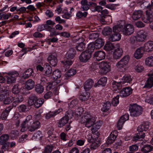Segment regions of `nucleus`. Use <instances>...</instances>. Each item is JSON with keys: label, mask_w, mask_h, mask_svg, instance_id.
Returning a JSON list of instances; mask_svg holds the SVG:
<instances>
[{"label": "nucleus", "mask_w": 153, "mask_h": 153, "mask_svg": "<svg viewBox=\"0 0 153 153\" xmlns=\"http://www.w3.org/2000/svg\"><path fill=\"white\" fill-rule=\"evenodd\" d=\"M35 82L32 79H29L27 80L25 83V86L27 90H31L34 86Z\"/></svg>", "instance_id": "obj_29"}, {"label": "nucleus", "mask_w": 153, "mask_h": 153, "mask_svg": "<svg viewBox=\"0 0 153 153\" xmlns=\"http://www.w3.org/2000/svg\"><path fill=\"white\" fill-rule=\"evenodd\" d=\"M129 110L131 116L136 117L142 114V108L136 103H132L130 105Z\"/></svg>", "instance_id": "obj_3"}, {"label": "nucleus", "mask_w": 153, "mask_h": 153, "mask_svg": "<svg viewBox=\"0 0 153 153\" xmlns=\"http://www.w3.org/2000/svg\"><path fill=\"white\" fill-rule=\"evenodd\" d=\"M115 48L113 44L110 42H107L104 47V49L107 51H110Z\"/></svg>", "instance_id": "obj_39"}, {"label": "nucleus", "mask_w": 153, "mask_h": 153, "mask_svg": "<svg viewBox=\"0 0 153 153\" xmlns=\"http://www.w3.org/2000/svg\"><path fill=\"white\" fill-rule=\"evenodd\" d=\"M2 146L1 147V149L4 151H8L10 149V143L9 142H7L3 144H1Z\"/></svg>", "instance_id": "obj_56"}, {"label": "nucleus", "mask_w": 153, "mask_h": 153, "mask_svg": "<svg viewBox=\"0 0 153 153\" xmlns=\"http://www.w3.org/2000/svg\"><path fill=\"white\" fill-rule=\"evenodd\" d=\"M144 98L146 102L153 105V95L148 93L144 96Z\"/></svg>", "instance_id": "obj_34"}, {"label": "nucleus", "mask_w": 153, "mask_h": 153, "mask_svg": "<svg viewBox=\"0 0 153 153\" xmlns=\"http://www.w3.org/2000/svg\"><path fill=\"white\" fill-rule=\"evenodd\" d=\"M111 105L110 102L108 101L104 103L101 109L102 111L104 112H106L109 109Z\"/></svg>", "instance_id": "obj_46"}, {"label": "nucleus", "mask_w": 153, "mask_h": 153, "mask_svg": "<svg viewBox=\"0 0 153 153\" xmlns=\"http://www.w3.org/2000/svg\"><path fill=\"white\" fill-rule=\"evenodd\" d=\"M123 28L122 25L119 24V25H116L113 27V32L115 33H118L119 32L121 31Z\"/></svg>", "instance_id": "obj_50"}, {"label": "nucleus", "mask_w": 153, "mask_h": 153, "mask_svg": "<svg viewBox=\"0 0 153 153\" xmlns=\"http://www.w3.org/2000/svg\"><path fill=\"white\" fill-rule=\"evenodd\" d=\"M93 83V81L91 79H89L86 80L84 85V87L85 90H89L92 88Z\"/></svg>", "instance_id": "obj_20"}, {"label": "nucleus", "mask_w": 153, "mask_h": 153, "mask_svg": "<svg viewBox=\"0 0 153 153\" xmlns=\"http://www.w3.org/2000/svg\"><path fill=\"white\" fill-rule=\"evenodd\" d=\"M62 63L65 67L70 66L73 63V62L68 60H64L62 61Z\"/></svg>", "instance_id": "obj_59"}, {"label": "nucleus", "mask_w": 153, "mask_h": 153, "mask_svg": "<svg viewBox=\"0 0 153 153\" xmlns=\"http://www.w3.org/2000/svg\"><path fill=\"white\" fill-rule=\"evenodd\" d=\"M123 85L120 81L117 82L115 81H113L112 82L111 87L113 90L117 91V90L120 89Z\"/></svg>", "instance_id": "obj_28"}, {"label": "nucleus", "mask_w": 153, "mask_h": 153, "mask_svg": "<svg viewBox=\"0 0 153 153\" xmlns=\"http://www.w3.org/2000/svg\"><path fill=\"white\" fill-rule=\"evenodd\" d=\"M80 9L82 11H87L89 9V5L87 0H82L80 1Z\"/></svg>", "instance_id": "obj_19"}, {"label": "nucleus", "mask_w": 153, "mask_h": 153, "mask_svg": "<svg viewBox=\"0 0 153 153\" xmlns=\"http://www.w3.org/2000/svg\"><path fill=\"white\" fill-rule=\"evenodd\" d=\"M131 80L132 79L130 76L125 75L122 78L120 82L123 85L125 83L130 82L131 81Z\"/></svg>", "instance_id": "obj_43"}, {"label": "nucleus", "mask_w": 153, "mask_h": 153, "mask_svg": "<svg viewBox=\"0 0 153 153\" xmlns=\"http://www.w3.org/2000/svg\"><path fill=\"white\" fill-rule=\"evenodd\" d=\"M137 39L139 42H143L146 39L148 36V33L146 32L140 31L136 35Z\"/></svg>", "instance_id": "obj_14"}, {"label": "nucleus", "mask_w": 153, "mask_h": 153, "mask_svg": "<svg viewBox=\"0 0 153 153\" xmlns=\"http://www.w3.org/2000/svg\"><path fill=\"white\" fill-rule=\"evenodd\" d=\"M40 126V123L38 121H33L26 127H23L20 129V131L24 132L27 129L29 131L32 132L39 128Z\"/></svg>", "instance_id": "obj_5"}, {"label": "nucleus", "mask_w": 153, "mask_h": 153, "mask_svg": "<svg viewBox=\"0 0 153 153\" xmlns=\"http://www.w3.org/2000/svg\"><path fill=\"white\" fill-rule=\"evenodd\" d=\"M33 72V70L32 69H28L23 73L22 77L25 79L28 78L31 75Z\"/></svg>", "instance_id": "obj_44"}, {"label": "nucleus", "mask_w": 153, "mask_h": 153, "mask_svg": "<svg viewBox=\"0 0 153 153\" xmlns=\"http://www.w3.org/2000/svg\"><path fill=\"white\" fill-rule=\"evenodd\" d=\"M45 69L46 74L48 76L51 75L52 71L51 67L48 64H47L45 65Z\"/></svg>", "instance_id": "obj_49"}, {"label": "nucleus", "mask_w": 153, "mask_h": 153, "mask_svg": "<svg viewBox=\"0 0 153 153\" xmlns=\"http://www.w3.org/2000/svg\"><path fill=\"white\" fill-rule=\"evenodd\" d=\"M44 100L42 99H37L36 97V100H35L34 106L36 108L41 106L44 103Z\"/></svg>", "instance_id": "obj_47"}, {"label": "nucleus", "mask_w": 153, "mask_h": 153, "mask_svg": "<svg viewBox=\"0 0 153 153\" xmlns=\"http://www.w3.org/2000/svg\"><path fill=\"white\" fill-rule=\"evenodd\" d=\"M68 117L67 116H64L59 120L58 123V126L59 127H62L66 124L68 120Z\"/></svg>", "instance_id": "obj_36"}, {"label": "nucleus", "mask_w": 153, "mask_h": 153, "mask_svg": "<svg viewBox=\"0 0 153 153\" xmlns=\"http://www.w3.org/2000/svg\"><path fill=\"white\" fill-rule=\"evenodd\" d=\"M12 106H10L7 107L2 113L1 118L2 120H5L8 115L9 112L13 108Z\"/></svg>", "instance_id": "obj_22"}, {"label": "nucleus", "mask_w": 153, "mask_h": 153, "mask_svg": "<svg viewBox=\"0 0 153 153\" xmlns=\"http://www.w3.org/2000/svg\"><path fill=\"white\" fill-rule=\"evenodd\" d=\"M91 57V54L89 52L85 51L82 53L79 56L80 61L83 62H86L88 61Z\"/></svg>", "instance_id": "obj_10"}, {"label": "nucleus", "mask_w": 153, "mask_h": 153, "mask_svg": "<svg viewBox=\"0 0 153 153\" xmlns=\"http://www.w3.org/2000/svg\"><path fill=\"white\" fill-rule=\"evenodd\" d=\"M153 86V77H149L144 86V88H150Z\"/></svg>", "instance_id": "obj_38"}, {"label": "nucleus", "mask_w": 153, "mask_h": 153, "mask_svg": "<svg viewBox=\"0 0 153 153\" xmlns=\"http://www.w3.org/2000/svg\"><path fill=\"white\" fill-rule=\"evenodd\" d=\"M107 81V78L105 77H102L94 85L95 87H99L100 85L104 86L106 84Z\"/></svg>", "instance_id": "obj_27"}, {"label": "nucleus", "mask_w": 153, "mask_h": 153, "mask_svg": "<svg viewBox=\"0 0 153 153\" xmlns=\"http://www.w3.org/2000/svg\"><path fill=\"white\" fill-rule=\"evenodd\" d=\"M19 110L20 112H25L28 111V108L27 106L25 105H21L18 107Z\"/></svg>", "instance_id": "obj_57"}, {"label": "nucleus", "mask_w": 153, "mask_h": 153, "mask_svg": "<svg viewBox=\"0 0 153 153\" xmlns=\"http://www.w3.org/2000/svg\"><path fill=\"white\" fill-rule=\"evenodd\" d=\"M134 69L137 72H140L143 70L144 68L142 66L140 65H138L135 66Z\"/></svg>", "instance_id": "obj_61"}, {"label": "nucleus", "mask_w": 153, "mask_h": 153, "mask_svg": "<svg viewBox=\"0 0 153 153\" xmlns=\"http://www.w3.org/2000/svg\"><path fill=\"white\" fill-rule=\"evenodd\" d=\"M145 64L149 67H151L153 66V56H149L145 59Z\"/></svg>", "instance_id": "obj_26"}, {"label": "nucleus", "mask_w": 153, "mask_h": 153, "mask_svg": "<svg viewBox=\"0 0 153 153\" xmlns=\"http://www.w3.org/2000/svg\"><path fill=\"white\" fill-rule=\"evenodd\" d=\"M48 62L52 66H55L57 62V60L56 56L53 55H49L48 58Z\"/></svg>", "instance_id": "obj_18"}, {"label": "nucleus", "mask_w": 153, "mask_h": 153, "mask_svg": "<svg viewBox=\"0 0 153 153\" xmlns=\"http://www.w3.org/2000/svg\"><path fill=\"white\" fill-rule=\"evenodd\" d=\"M75 55V52L73 51V49H71L67 52L66 56L68 59H72L74 57Z\"/></svg>", "instance_id": "obj_45"}, {"label": "nucleus", "mask_w": 153, "mask_h": 153, "mask_svg": "<svg viewBox=\"0 0 153 153\" xmlns=\"http://www.w3.org/2000/svg\"><path fill=\"white\" fill-rule=\"evenodd\" d=\"M138 132L133 137V140L134 141L142 140V139L144 138L145 136L144 133L142 131Z\"/></svg>", "instance_id": "obj_21"}, {"label": "nucleus", "mask_w": 153, "mask_h": 153, "mask_svg": "<svg viewBox=\"0 0 153 153\" xmlns=\"http://www.w3.org/2000/svg\"><path fill=\"white\" fill-rule=\"evenodd\" d=\"M117 135V131L114 130L112 132L108 138L106 143L108 145L113 143L115 140Z\"/></svg>", "instance_id": "obj_15"}, {"label": "nucleus", "mask_w": 153, "mask_h": 153, "mask_svg": "<svg viewBox=\"0 0 153 153\" xmlns=\"http://www.w3.org/2000/svg\"><path fill=\"white\" fill-rule=\"evenodd\" d=\"M123 50L121 48L115 49L113 53V58L115 59H119L122 55Z\"/></svg>", "instance_id": "obj_16"}, {"label": "nucleus", "mask_w": 153, "mask_h": 153, "mask_svg": "<svg viewBox=\"0 0 153 153\" xmlns=\"http://www.w3.org/2000/svg\"><path fill=\"white\" fill-rule=\"evenodd\" d=\"M130 57L129 56L126 55L123 57L116 64V66L118 69L123 68L128 64Z\"/></svg>", "instance_id": "obj_7"}, {"label": "nucleus", "mask_w": 153, "mask_h": 153, "mask_svg": "<svg viewBox=\"0 0 153 153\" xmlns=\"http://www.w3.org/2000/svg\"><path fill=\"white\" fill-rule=\"evenodd\" d=\"M76 73V71L74 69H70L65 74V76L69 77L75 74Z\"/></svg>", "instance_id": "obj_53"}, {"label": "nucleus", "mask_w": 153, "mask_h": 153, "mask_svg": "<svg viewBox=\"0 0 153 153\" xmlns=\"http://www.w3.org/2000/svg\"><path fill=\"white\" fill-rule=\"evenodd\" d=\"M144 50L147 52L153 51V42L150 41L146 42L144 45Z\"/></svg>", "instance_id": "obj_17"}, {"label": "nucleus", "mask_w": 153, "mask_h": 153, "mask_svg": "<svg viewBox=\"0 0 153 153\" xmlns=\"http://www.w3.org/2000/svg\"><path fill=\"white\" fill-rule=\"evenodd\" d=\"M102 8V7L100 5L96 6L94 8H92V11L93 12L97 11L98 12H101Z\"/></svg>", "instance_id": "obj_60"}, {"label": "nucleus", "mask_w": 153, "mask_h": 153, "mask_svg": "<svg viewBox=\"0 0 153 153\" xmlns=\"http://www.w3.org/2000/svg\"><path fill=\"white\" fill-rule=\"evenodd\" d=\"M44 90L43 86L39 84H37L35 86V91L38 94L42 93Z\"/></svg>", "instance_id": "obj_48"}, {"label": "nucleus", "mask_w": 153, "mask_h": 153, "mask_svg": "<svg viewBox=\"0 0 153 153\" xmlns=\"http://www.w3.org/2000/svg\"><path fill=\"white\" fill-rule=\"evenodd\" d=\"M143 15V12L141 10L134 11L132 15V18L133 20H137L140 18Z\"/></svg>", "instance_id": "obj_23"}, {"label": "nucleus", "mask_w": 153, "mask_h": 153, "mask_svg": "<svg viewBox=\"0 0 153 153\" xmlns=\"http://www.w3.org/2000/svg\"><path fill=\"white\" fill-rule=\"evenodd\" d=\"M89 93L85 92L80 95L79 99L80 100L84 101L87 100L89 97Z\"/></svg>", "instance_id": "obj_41"}, {"label": "nucleus", "mask_w": 153, "mask_h": 153, "mask_svg": "<svg viewBox=\"0 0 153 153\" xmlns=\"http://www.w3.org/2000/svg\"><path fill=\"white\" fill-rule=\"evenodd\" d=\"M96 46V49H98L102 47L104 44V41L101 38L98 39L94 42Z\"/></svg>", "instance_id": "obj_33"}, {"label": "nucleus", "mask_w": 153, "mask_h": 153, "mask_svg": "<svg viewBox=\"0 0 153 153\" xmlns=\"http://www.w3.org/2000/svg\"><path fill=\"white\" fill-rule=\"evenodd\" d=\"M0 100L5 104H8L12 102V97L8 96L10 92L0 87Z\"/></svg>", "instance_id": "obj_2"}, {"label": "nucleus", "mask_w": 153, "mask_h": 153, "mask_svg": "<svg viewBox=\"0 0 153 153\" xmlns=\"http://www.w3.org/2000/svg\"><path fill=\"white\" fill-rule=\"evenodd\" d=\"M56 83V81H54L52 83L50 82L48 83V85L47 86L46 89L48 90H49L53 89L54 85H55V84Z\"/></svg>", "instance_id": "obj_62"}, {"label": "nucleus", "mask_w": 153, "mask_h": 153, "mask_svg": "<svg viewBox=\"0 0 153 153\" xmlns=\"http://www.w3.org/2000/svg\"><path fill=\"white\" fill-rule=\"evenodd\" d=\"M50 27L45 24H42L39 25L37 28V30L38 31H41L45 30L50 31Z\"/></svg>", "instance_id": "obj_40"}, {"label": "nucleus", "mask_w": 153, "mask_h": 153, "mask_svg": "<svg viewBox=\"0 0 153 153\" xmlns=\"http://www.w3.org/2000/svg\"><path fill=\"white\" fill-rule=\"evenodd\" d=\"M87 14L88 13L86 12L82 13L81 11H79L76 13V16L79 18H81L82 17H85L86 16Z\"/></svg>", "instance_id": "obj_58"}, {"label": "nucleus", "mask_w": 153, "mask_h": 153, "mask_svg": "<svg viewBox=\"0 0 153 153\" xmlns=\"http://www.w3.org/2000/svg\"><path fill=\"white\" fill-rule=\"evenodd\" d=\"M9 136L7 134H4L0 137V144H3L4 143H7L8 140Z\"/></svg>", "instance_id": "obj_42"}, {"label": "nucleus", "mask_w": 153, "mask_h": 153, "mask_svg": "<svg viewBox=\"0 0 153 153\" xmlns=\"http://www.w3.org/2000/svg\"><path fill=\"white\" fill-rule=\"evenodd\" d=\"M32 120V116L31 115L28 116L26 118L25 120L23 121L21 124V129L23 127H26V126L28 125L31 122Z\"/></svg>", "instance_id": "obj_24"}, {"label": "nucleus", "mask_w": 153, "mask_h": 153, "mask_svg": "<svg viewBox=\"0 0 153 153\" xmlns=\"http://www.w3.org/2000/svg\"><path fill=\"white\" fill-rule=\"evenodd\" d=\"M149 127V125L148 123H144L141 125H140L137 128L138 131H146L148 130Z\"/></svg>", "instance_id": "obj_32"}, {"label": "nucleus", "mask_w": 153, "mask_h": 153, "mask_svg": "<svg viewBox=\"0 0 153 153\" xmlns=\"http://www.w3.org/2000/svg\"><path fill=\"white\" fill-rule=\"evenodd\" d=\"M36 97L32 96L30 97L28 101V104L29 105H34L35 100H36Z\"/></svg>", "instance_id": "obj_52"}, {"label": "nucleus", "mask_w": 153, "mask_h": 153, "mask_svg": "<svg viewBox=\"0 0 153 153\" xmlns=\"http://www.w3.org/2000/svg\"><path fill=\"white\" fill-rule=\"evenodd\" d=\"M129 119V115L128 114H126L121 117L120 119V121H122L124 122L126 120H128Z\"/></svg>", "instance_id": "obj_63"}, {"label": "nucleus", "mask_w": 153, "mask_h": 153, "mask_svg": "<svg viewBox=\"0 0 153 153\" xmlns=\"http://www.w3.org/2000/svg\"><path fill=\"white\" fill-rule=\"evenodd\" d=\"M132 91V89L130 87L125 88L120 91L119 95L122 97H126L130 95Z\"/></svg>", "instance_id": "obj_12"}, {"label": "nucleus", "mask_w": 153, "mask_h": 153, "mask_svg": "<svg viewBox=\"0 0 153 153\" xmlns=\"http://www.w3.org/2000/svg\"><path fill=\"white\" fill-rule=\"evenodd\" d=\"M144 53V50L143 47H140L137 48L134 52L133 56L134 57L137 59L142 58Z\"/></svg>", "instance_id": "obj_11"}, {"label": "nucleus", "mask_w": 153, "mask_h": 153, "mask_svg": "<svg viewBox=\"0 0 153 153\" xmlns=\"http://www.w3.org/2000/svg\"><path fill=\"white\" fill-rule=\"evenodd\" d=\"M101 126V123L100 121H98L94 123L92 125L91 131L92 133H94L97 132L100 128Z\"/></svg>", "instance_id": "obj_31"}, {"label": "nucleus", "mask_w": 153, "mask_h": 153, "mask_svg": "<svg viewBox=\"0 0 153 153\" xmlns=\"http://www.w3.org/2000/svg\"><path fill=\"white\" fill-rule=\"evenodd\" d=\"M8 76H6V82L8 84H10L15 82L16 77L18 76L19 73L15 71H12L7 73Z\"/></svg>", "instance_id": "obj_6"}, {"label": "nucleus", "mask_w": 153, "mask_h": 153, "mask_svg": "<svg viewBox=\"0 0 153 153\" xmlns=\"http://www.w3.org/2000/svg\"><path fill=\"white\" fill-rule=\"evenodd\" d=\"M85 48V44L82 42H81L78 44V45L76 47V49L79 51H82L83 50H84Z\"/></svg>", "instance_id": "obj_54"}, {"label": "nucleus", "mask_w": 153, "mask_h": 153, "mask_svg": "<svg viewBox=\"0 0 153 153\" xmlns=\"http://www.w3.org/2000/svg\"><path fill=\"white\" fill-rule=\"evenodd\" d=\"M100 69L102 74H106L109 72L111 70L109 63L104 61L100 62Z\"/></svg>", "instance_id": "obj_8"}, {"label": "nucleus", "mask_w": 153, "mask_h": 153, "mask_svg": "<svg viewBox=\"0 0 153 153\" xmlns=\"http://www.w3.org/2000/svg\"><path fill=\"white\" fill-rule=\"evenodd\" d=\"M121 38V35L119 33H115L109 36L108 39L111 41H117Z\"/></svg>", "instance_id": "obj_25"}, {"label": "nucleus", "mask_w": 153, "mask_h": 153, "mask_svg": "<svg viewBox=\"0 0 153 153\" xmlns=\"http://www.w3.org/2000/svg\"><path fill=\"white\" fill-rule=\"evenodd\" d=\"M119 96L117 95L116 97L113 98L112 101V104L114 106H117L119 103Z\"/></svg>", "instance_id": "obj_55"}, {"label": "nucleus", "mask_w": 153, "mask_h": 153, "mask_svg": "<svg viewBox=\"0 0 153 153\" xmlns=\"http://www.w3.org/2000/svg\"><path fill=\"white\" fill-rule=\"evenodd\" d=\"M138 149V146L136 144L133 145L129 147L130 151H137Z\"/></svg>", "instance_id": "obj_64"}, {"label": "nucleus", "mask_w": 153, "mask_h": 153, "mask_svg": "<svg viewBox=\"0 0 153 153\" xmlns=\"http://www.w3.org/2000/svg\"><path fill=\"white\" fill-rule=\"evenodd\" d=\"M134 31L133 26L131 24H127L124 26L122 32L123 34L127 36L132 34Z\"/></svg>", "instance_id": "obj_9"}, {"label": "nucleus", "mask_w": 153, "mask_h": 153, "mask_svg": "<svg viewBox=\"0 0 153 153\" xmlns=\"http://www.w3.org/2000/svg\"><path fill=\"white\" fill-rule=\"evenodd\" d=\"M153 149V146L149 144L145 145L143 147L141 151L144 153H148Z\"/></svg>", "instance_id": "obj_30"}, {"label": "nucleus", "mask_w": 153, "mask_h": 153, "mask_svg": "<svg viewBox=\"0 0 153 153\" xmlns=\"http://www.w3.org/2000/svg\"><path fill=\"white\" fill-rule=\"evenodd\" d=\"M96 120V118L88 112L85 113L81 118L82 122L85 123V126L88 128L91 126Z\"/></svg>", "instance_id": "obj_1"}, {"label": "nucleus", "mask_w": 153, "mask_h": 153, "mask_svg": "<svg viewBox=\"0 0 153 153\" xmlns=\"http://www.w3.org/2000/svg\"><path fill=\"white\" fill-rule=\"evenodd\" d=\"M153 7V2L152 1L151 4H149L146 7L148 9L146 11V16L143 18V21L146 23L151 22L153 20V16L152 14V9Z\"/></svg>", "instance_id": "obj_4"}, {"label": "nucleus", "mask_w": 153, "mask_h": 153, "mask_svg": "<svg viewBox=\"0 0 153 153\" xmlns=\"http://www.w3.org/2000/svg\"><path fill=\"white\" fill-rule=\"evenodd\" d=\"M61 76V72L59 70L57 69L54 71L52 75V78L55 80L60 78Z\"/></svg>", "instance_id": "obj_37"}, {"label": "nucleus", "mask_w": 153, "mask_h": 153, "mask_svg": "<svg viewBox=\"0 0 153 153\" xmlns=\"http://www.w3.org/2000/svg\"><path fill=\"white\" fill-rule=\"evenodd\" d=\"M73 11L74 9L72 8L71 9V11L70 12H68L66 10H64L62 11V13L63 15H62V17L63 18L68 19L71 16V11Z\"/></svg>", "instance_id": "obj_35"}, {"label": "nucleus", "mask_w": 153, "mask_h": 153, "mask_svg": "<svg viewBox=\"0 0 153 153\" xmlns=\"http://www.w3.org/2000/svg\"><path fill=\"white\" fill-rule=\"evenodd\" d=\"M112 32L111 28L107 27H105L102 31V33L104 35H108L111 34Z\"/></svg>", "instance_id": "obj_51"}, {"label": "nucleus", "mask_w": 153, "mask_h": 153, "mask_svg": "<svg viewBox=\"0 0 153 153\" xmlns=\"http://www.w3.org/2000/svg\"><path fill=\"white\" fill-rule=\"evenodd\" d=\"M105 56V53L103 51H98L96 52L94 54V58L98 61L104 59Z\"/></svg>", "instance_id": "obj_13"}]
</instances>
